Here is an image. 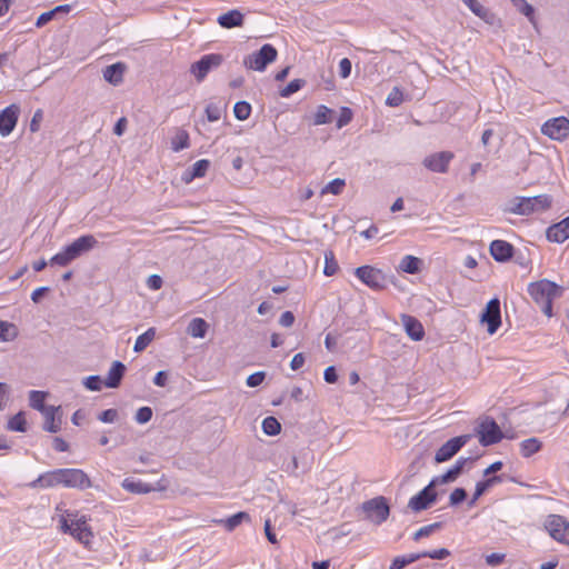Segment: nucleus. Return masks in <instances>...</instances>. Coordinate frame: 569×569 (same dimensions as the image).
Listing matches in <instances>:
<instances>
[{
    "label": "nucleus",
    "instance_id": "1",
    "mask_svg": "<svg viewBox=\"0 0 569 569\" xmlns=\"http://www.w3.org/2000/svg\"><path fill=\"white\" fill-rule=\"evenodd\" d=\"M528 292L533 301L540 306L541 311L550 318L552 316V301L562 296L563 288L548 279H542L531 282L528 286Z\"/></svg>",
    "mask_w": 569,
    "mask_h": 569
},
{
    "label": "nucleus",
    "instance_id": "2",
    "mask_svg": "<svg viewBox=\"0 0 569 569\" xmlns=\"http://www.w3.org/2000/svg\"><path fill=\"white\" fill-rule=\"evenodd\" d=\"M551 204V199L547 194H539L533 197H513L507 200L501 211L503 213L529 216L533 212H539L548 209Z\"/></svg>",
    "mask_w": 569,
    "mask_h": 569
},
{
    "label": "nucleus",
    "instance_id": "3",
    "mask_svg": "<svg viewBox=\"0 0 569 569\" xmlns=\"http://www.w3.org/2000/svg\"><path fill=\"white\" fill-rule=\"evenodd\" d=\"M97 243L98 241L92 234L81 236L80 238L76 239L72 243L67 246L61 252L54 254L50 259V263L60 267H66L71 261L80 257L82 253L94 248Z\"/></svg>",
    "mask_w": 569,
    "mask_h": 569
},
{
    "label": "nucleus",
    "instance_id": "4",
    "mask_svg": "<svg viewBox=\"0 0 569 569\" xmlns=\"http://www.w3.org/2000/svg\"><path fill=\"white\" fill-rule=\"evenodd\" d=\"M277 49L269 43L263 44L260 50L247 56L243 66L256 71H263L266 67L277 59Z\"/></svg>",
    "mask_w": 569,
    "mask_h": 569
},
{
    "label": "nucleus",
    "instance_id": "5",
    "mask_svg": "<svg viewBox=\"0 0 569 569\" xmlns=\"http://www.w3.org/2000/svg\"><path fill=\"white\" fill-rule=\"evenodd\" d=\"M476 435L479 438V442L483 447H488L491 445H496L503 438V433L498 426V423L490 417H485L480 419L477 428Z\"/></svg>",
    "mask_w": 569,
    "mask_h": 569
},
{
    "label": "nucleus",
    "instance_id": "6",
    "mask_svg": "<svg viewBox=\"0 0 569 569\" xmlns=\"http://www.w3.org/2000/svg\"><path fill=\"white\" fill-rule=\"evenodd\" d=\"M361 509L366 513V517L377 525L386 521L390 513V509L385 497H376L365 501Z\"/></svg>",
    "mask_w": 569,
    "mask_h": 569
},
{
    "label": "nucleus",
    "instance_id": "7",
    "mask_svg": "<svg viewBox=\"0 0 569 569\" xmlns=\"http://www.w3.org/2000/svg\"><path fill=\"white\" fill-rule=\"evenodd\" d=\"M60 486L67 488L87 489L91 487L88 475L81 469H59Z\"/></svg>",
    "mask_w": 569,
    "mask_h": 569
},
{
    "label": "nucleus",
    "instance_id": "8",
    "mask_svg": "<svg viewBox=\"0 0 569 569\" xmlns=\"http://www.w3.org/2000/svg\"><path fill=\"white\" fill-rule=\"evenodd\" d=\"M480 321L487 325L489 335H493L501 325L500 301L498 298L491 299L480 316Z\"/></svg>",
    "mask_w": 569,
    "mask_h": 569
},
{
    "label": "nucleus",
    "instance_id": "9",
    "mask_svg": "<svg viewBox=\"0 0 569 569\" xmlns=\"http://www.w3.org/2000/svg\"><path fill=\"white\" fill-rule=\"evenodd\" d=\"M470 435L455 437L445 442L436 452L435 461L441 463L450 460L469 440Z\"/></svg>",
    "mask_w": 569,
    "mask_h": 569
},
{
    "label": "nucleus",
    "instance_id": "10",
    "mask_svg": "<svg viewBox=\"0 0 569 569\" xmlns=\"http://www.w3.org/2000/svg\"><path fill=\"white\" fill-rule=\"evenodd\" d=\"M222 61L223 58L221 54H206L200 60L191 64L190 72L196 77L197 81L200 82L206 78L211 69L219 67Z\"/></svg>",
    "mask_w": 569,
    "mask_h": 569
},
{
    "label": "nucleus",
    "instance_id": "11",
    "mask_svg": "<svg viewBox=\"0 0 569 569\" xmlns=\"http://www.w3.org/2000/svg\"><path fill=\"white\" fill-rule=\"evenodd\" d=\"M541 132L552 140L562 141L569 136V120L565 117L550 119L542 124Z\"/></svg>",
    "mask_w": 569,
    "mask_h": 569
},
{
    "label": "nucleus",
    "instance_id": "12",
    "mask_svg": "<svg viewBox=\"0 0 569 569\" xmlns=\"http://www.w3.org/2000/svg\"><path fill=\"white\" fill-rule=\"evenodd\" d=\"M357 278H359L369 288L378 290L385 287L386 277L383 272L371 266H362L355 271Z\"/></svg>",
    "mask_w": 569,
    "mask_h": 569
},
{
    "label": "nucleus",
    "instance_id": "13",
    "mask_svg": "<svg viewBox=\"0 0 569 569\" xmlns=\"http://www.w3.org/2000/svg\"><path fill=\"white\" fill-rule=\"evenodd\" d=\"M546 528L553 539L569 545V523L562 516H549Z\"/></svg>",
    "mask_w": 569,
    "mask_h": 569
},
{
    "label": "nucleus",
    "instance_id": "14",
    "mask_svg": "<svg viewBox=\"0 0 569 569\" xmlns=\"http://www.w3.org/2000/svg\"><path fill=\"white\" fill-rule=\"evenodd\" d=\"M436 500L437 492L428 485L409 500L408 507L415 512H420L428 509Z\"/></svg>",
    "mask_w": 569,
    "mask_h": 569
},
{
    "label": "nucleus",
    "instance_id": "15",
    "mask_svg": "<svg viewBox=\"0 0 569 569\" xmlns=\"http://www.w3.org/2000/svg\"><path fill=\"white\" fill-rule=\"evenodd\" d=\"M453 153L450 151H441L425 158L423 166L432 172L445 173L448 170Z\"/></svg>",
    "mask_w": 569,
    "mask_h": 569
},
{
    "label": "nucleus",
    "instance_id": "16",
    "mask_svg": "<svg viewBox=\"0 0 569 569\" xmlns=\"http://www.w3.org/2000/svg\"><path fill=\"white\" fill-rule=\"evenodd\" d=\"M20 113L18 104H10L0 111V134L7 137L14 129Z\"/></svg>",
    "mask_w": 569,
    "mask_h": 569
},
{
    "label": "nucleus",
    "instance_id": "17",
    "mask_svg": "<svg viewBox=\"0 0 569 569\" xmlns=\"http://www.w3.org/2000/svg\"><path fill=\"white\" fill-rule=\"evenodd\" d=\"M41 415L44 418L43 430L50 433H57L61 430L62 425V410L60 406H50L44 409Z\"/></svg>",
    "mask_w": 569,
    "mask_h": 569
},
{
    "label": "nucleus",
    "instance_id": "18",
    "mask_svg": "<svg viewBox=\"0 0 569 569\" xmlns=\"http://www.w3.org/2000/svg\"><path fill=\"white\" fill-rule=\"evenodd\" d=\"M70 535L84 546L89 545L92 538V531L88 526L87 518L84 516L72 520V530Z\"/></svg>",
    "mask_w": 569,
    "mask_h": 569
},
{
    "label": "nucleus",
    "instance_id": "19",
    "mask_svg": "<svg viewBox=\"0 0 569 569\" xmlns=\"http://www.w3.org/2000/svg\"><path fill=\"white\" fill-rule=\"evenodd\" d=\"M401 322L410 339L413 341H420L423 339L425 329L417 318L409 315H401Z\"/></svg>",
    "mask_w": 569,
    "mask_h": 569
},
{
    "label": "nucleus",
    "instance_id": "20",
    "mask_svg": "<svg viewBox=\"0 0 569 569\" xmlns=\"http://www.w3.org/2000/svg\"><path fill=\"white\" fill-rule=\"evenodd\" d=\"M547 239L552 242L561 243L569 238V216L563 220L550 226L547 229Z\"/></svg>",
    "mask_w": 569,
    "mask_h": 569
},
{
    "label": "nucleus",
    "instance_id": "21",
    "mask_svg": "<svg viewBox=\"0 0 569 569\" xmlns=\"http://www.w3.org/2000/svg\"><path fill=\"white\" fill-rule=\"evenodd\" d=\"M490 253L496 261L506 262L513 254V247L505 240H493L490 243Z\"/></svg>",
    "mask_w": 569,
    "mask_h": 569
},
{
    "label": "nucleus",
    "instance_id": "22",
    "mask_svg": "<svg viewBox=\"0 0 569 569\" xmlns=\"http://www.w3.org/2000/svg\"><path fill=\"white\" fill-rule=\"evenodd\" d=\"M60 471L59 469L44 472L40 475L37 479L29 483L30 488H53L60 486Z\"/></svg>",
    "mask_w": 569,
    "mask_h": 569
},
{
    "label": "nucleus",
    "instance_id": "23",
    "mask_svg": "<svg viewBox=\"0 0 569 569\" xmlns=\"http://www.w3.org/2000/svg\"><path fill=\"white\" fill-rule=\"evenodd\" d=\"M124 371L126 366L121 361H113L111 368L109 369L104 385L108 388L119 387L123 378Z\"/></svg>",
    "mask_w": 569,
    "mask_h": 569
},
{
    "label": "nucleus",
    "instance_id": "24",
    "mask_svg": "<svg viewBox=\"0 0 569 569\" xmlns=\"http://www.w3.org/2000/svg\"><path fill=\"white\" fill-rule=\"evenodd\" d=\"M218 23L226 29L241 27L244 21L243 14L239 10H230L218 17Z\"/></svg>",
    "mask_w": 569,
    "mask_h": 569
},
{
    "label": "nucleus",
    "instance_id": "25",
    "mask_svg": "<svg viewBox=\"0 0 569 569\" xmlns=\"http://www.w3.org/2000/svg\"><path fill=\"white\" fill-rule=\"evenodd\" d=\"M126 70V66L121 62L113 63L108 66L103 71V78L107 82L118 86L123 80V73Z\"/></svg>",
    "mask_w": 569,
    "mask_h": 569
},
{
    "label": "nucleus",
    "instance_id": "26",
    "mask_svg": "<svg viewBox=\"0 0 569 569\" xmlns=\"http://www.w3.org/2000/svg\"><path fill=\"white\" fill-rule=\"evenodd\" d=\"M122 488L132 493H148L158 489L152 485L132 478L124 479Z\"/></svg>",
    "mask_w": 569,
    "mask_h": 569
},
{
    "label": "nucleus",
    "instance_id": "27",
    "mask_svg": "<svg viewBox=\"0 0 569 569\" xmlns=\"http://www.w3.org/2000/svg\"><path fill=\"white\" fill-rule=\"evenodd\" d=\"M243 521H250L249 513L244 511H239L227 519L216 520L217 523L222 525L228 531L234 530Z\"/></svg>",
    "mask_w": 569,
    "mask_h": 569
},
{
    "label": "nucleus",
    "instance_id": "28",
    "mask_svg": "<svg viewBox=\"0 0 569 569\" xmlns=\"http://www.w3.org/2000/svg\"><path fill=\"white\" fill-rule=\"evenodd\" d=\"M501 480L502 479L500 476H493L486 479L485 481L478 482L469 505L472 506L485 492H487L490 487H492L495 483L501 482Z\"/></svg>",
    "mask_w": 569,
    "mask_h": 569
},
{
    "label": "nucleus",
    "instance_id": "29",
    "mask_svg": "<svg viewBox=\"0 0 569 569\" xmlns=\"http://www.w3.org/2000/svg\"><path fill=\"white\" fill-rule=\"evenodd\" d=\"M208 330V323L202 318H194L190 321L187 332L193 338H203Z\"/></svg>",
    "mask_w": 569,
    "mask_h": 569
},
{
    "label": "nucleus",
    "instance_id": "30",
    "mask_svg": "<svg viewBox=\"0 0 569 569\" xmlns=\"http://www.w3.org/2000/svg\"><path fill=\"white\" fill-rule=\"evenodd\" d=\"M47 396L48 392L46 391L31 390L29 392V406L34 410L43 412L49 407L44 403Z\"/></svg>",
    "mask_w": 569,
    "mask_h": 569
},
{
    "label": "nucleus",
    "instance_id": "31",
    "mask_svg": "<svg viewBox=\"0 0 569 569\" xmlns=\"http://www.w3.org/2000/svg\"><path fill=\"white\" fill-rule=\"evenodd\" d=\"M541 447L542 443L538 438H529L520 443V452L525 458H529L538 452Z\"/></svg>",
    "mask_w": 569,
    "mask_h": 569
},
{
    "label": "nucleus",
    "instance_id": "32",
    "mask_svg": "<svg viewBox=\"0 0 569 569\" xmlns=\"http://www.w3.org/2000/svg\"><path fill=\"white\" fill-rule=\"evenodd\" d=\"M332 116H333V110H331L327 106L321 104L317 108V111L313 116V124L321 126V124L330 123V122H332Z\"/></svg>",
    "mask_w": 569,
    "mask_h": 569
},
{
    "label": "nucleus",
    "instance_id": "33",
    "mask_svg": "<svg viewBox=\"0 0 569 569\" xmlns=\"http://www.w3.org/2000/svg\"><path fill=\"white\" fill-rule=\"evenodd\" d=\"M154 337H156V329L149 328L146 332H143L142 335H140L137 338L133 350L136 352L143 351L152 342Z\"/></svg>",
    "mask_w": 569,
    "mask_h": 569
},
{
    "label": "nucleus",
    "instance_id": "34",
    "mask_svg": "<svg viewBox=\"0 0 569 569\" xmlns=\"http://www.w3.org/2000/svg\"><path fill=\"white\" fill-rule=\"evenodd\" d=\"M420 263L421 261L419 258L408 254L402 258L400 262V269L403 272L415 274L419 271Z\"/></svg>",
    "mask_w": 569,
    "mask_h": 569
},
{
    "label": "nucleus",
    "instance_id": "35",
    "mask_svg": "<svg viewBox=\"0 0 569 569\" xmlns=\"http://www.w3.org/2000/svg\"><path fill=\"white\" fill-rule=\"evenodd\" d=\"M189 147V134L186 130H178L171 140V148L178 152Z\"/></svg>",
    "mask_w": 569,
    "mask_h": 569
},
{
    "label": "nucleus",
    "instance_id": "36",
    "mask_svg": "<svg viewBox=\"0 0 569 569\" xmlns=\"http://www.w3.org/2000/svg\"><path fill=\"white\" fill-rule=\"evenodd\" d=\"M462 2L480 19L488 21L491 13L478 0H462Z\"/></svg>",
    "mask_w": 569,
    "mask_h": 569
},
{
    "label": "nucleus",
    "instance_id": "37",
    "mask_svg": "<svg viewBox=\"0 0 569 569\" xmlns=\"http://www.w3.org/2000/svg\"><path fill=\"white\" fill-rule=\"evenodd\" d=\"M512 6L523 16H526L531 23H535V9L526 0H510Z\"/></svg>",
    "mask_w": 569,
    "mask_h": 569
},
{
    "label": "nucleus",
    "instance_id": "38",
    "mask_svg": "<svg viewBox=\"0 0 569 569\" xmlns=\"http://www.w3.org/2000/svg\"><path fill=\"white\" fill-rule=\"evenodd\" d=\"M262 430L268 436H277L281 430V425L274 417L270 416L263 419Z\"/></svg>",
    "mask_w": 569,
    "mask_h": 569
},
{
    "label": "nucleus",
    "instance_id": "39",
    "mask_svg": "<svg viewBox=\"0 0 569 569\" xmlns=\"http://www.w3.org/2000/svg\"><path fill=\"white\" fill-rule=\"evenodd\" d=\"M26 425H27L26 417H24V413L21 411V412H18L17 415H14L8 421V429L11 431L24 432Z\"/></svg>",
    "mask_w": 569,
    "mask_h": 569
},
{
    "label": "nucleus",
    "instance_id": "40",
    "mask_svg": "<svg viewBox=\"0 0 569 569\" xmlns=\"http://www.w3.org/2000/svg\"><path fill=\"white\" fill-rule=\"evenodd\" d=\"M251 106L247 101H238L233 107L234 117L238 120H247L250 117Z\"/></svg>",
    "mask_w": 569,
    "mask_h": 569
},
{
    "label": "nucleus",
    "instance_id": "41",
    "mask_svg": "<svg viewBox=\"0 0 569 569\" xmlns=\"http://www.w3.org/2000/svg\"><path fill=\"white\" fill-rule=\"evenodd\" d=\"M338 268H339V266L335 259L333 252L332 251L325 252L323 273L328 277L333 276L337 272Z\"/></svg>",
    "mask_w": 569,
    "mask_h": 569
},
{
    "label": "nucleus",
    "instance_id": "42",
    "mask_svg": "<svg viewBox=\"0 0 569 569\" xmlns=\"http://www.w3.org/2000/svg\"><path fill=\"white\" fill-rule=\"evenodd\" d=\"M345 186L346 182L343 179L336 178L322 188L321 193H332L337 196L342 192Z\"/></svg>",
    "mask_w": 569,
    "mask_h": 569
},
{
    "label": "nucleus",
    "instance_id": "43",
    "mask_svg": "<svg viewBox=\"0 0 569 569\" xmlns=\"http://www.w3.org/2000/svg\"><path fill=\"white\" fill-rule=\"evenodd\" d=\"M16 335V328L12 323L0 320V341H11Z\"/></svg>",
    "mask_w": 569,
    "mask_h": 569
},
{
    "label": "nucleus",
    "instance_id": "44",
    "mask_svg": "<svg viewBox=\"0 0 569 569\" xmlns=\"http://www.w3.org/2000/svg\"><path fill=\"white\" fill-rule=\"evenodd\" d=\"M305 84L306 81L303 79H293L283 89H281L280 96L287 98L299 91Z\"/></svg>",
    "mask_w": 569,
    "mask_h": 569
},
{
    "label": "nucleus",
    "instance_id": "45",
    "mask_svg": "<svg viewBox=\"0 0 569 569\" xmlns=\"http://www.w3.org/2000/svg\"><path fill=\"white\" fill-rule=\"evenodd\" d=\"M468 458H459L456 463L446 472L451 482L461 475Z\"/></svg>",
    "mask_w": 569,
    "mask_h": 569
},
{
    "label": "nucleus",
    "instance_id": "46",
    "mask_svg": "<svg viewBox=\"0 0 569 569\" xmlns=\"http://www.w3.org/2000/svg\"><path fill=\"white\" fill-rule=\"evenodd\" d=\"M209 166H210V162L208 160H206V159L198 160L192 166L191 177L192 178L203 177L206 174Z\"/></svg>",
    "mask_w": 569,
    "mask_h": 569
},
{
    "label": "nucleus",
    "instance_id": "47",
    "mask_svg": "<svg viewBox=\"0 0 569 569\" xmlns=\"http://www.w3.org/2000/svg\"><path fill=\"white\" fill-rule=\"evenodd\" d=\"M403 96L401 90L398 87H395L391 92L388 94L386 103L390 107H398L402 103Z\"/></svg>",
    "mask_w": 569,
    "mask_h": 569
},
{
    "label": "nucleus",
    "instance_id": "48",
    "mask_svg": "<svg viewBox=\"0 0 569 569\" xmlns=\"http://www.w3.org/2000/svg\"><path fill=\"white\" fill-rule=\"evenodd\" d=\"M152 409L150 407H141L137 410L134 419L138 423L143 425L151 420Z\"/></svg>",
    "mask_w": 569,
    "mask_h": 569
},
{
    "label": "nucleus",
    "instance_id": "49",
    "mask_svg": "<svg viewBox=\"0 0 569 569\" xmlns=\"http://www.w3.org/2000/svg\"><path fill=\"white\" fill-rule=\"evenodd\" d=\"M102 383L100 376H89L83 381L84 387L91 391H100Z\"/></svg>",
    "mask_w": 569,
    "mask_h": 569
},
{
    "label": "nucleus",
    "instance_id": "50",
    "mask_svg": "<svg viewBox=\"0 0 569 569\" xmlns=\"http://www.w3.org/2000/svg\"><path fill=\"white\" fill-rule=\"evenodd\" d=\"M441 527L440 522H435L428 526H425L420 528L418 531L415 532L413 539L419 540L422 537L430 536L435 530L439 529Z\"/></svg>",
    "mask_w": 569,
    "mask_h": 569
},
{
    "label": "nucleus",
    "instance_id": "51",
    "mask_svg": "<svg viewBox=\"0 0 569 569\" xmlns=\"http://www.w3.org/2000/svg\"><path fill=\"white\" fill-rule=\"evenodd\" d=\"M206 114L210 122L218 121L221 118V108L216 103H209L206 107Z\"/></svg>",
    "mask_w": 569,
    "mask_h": 569
},
{
    "label": "nucleus",
    "instance_id": "52",
    "mask_svg": "<svg viewBox=\"0 0 569 569\" xmlns=\"http://www.w3.org/2000/svg\"><path fill=\"white\" fill-rule=\"evenodd\" d=\"M352 120V111L348 107H342L340 110V116L337 120V128L341 129L347 126Z\"/></svg>",
    "mask_w": 569,
    "mask_h": 569
},
{
    "label": "nucleus",
    "instance_id": "53",
    "mask_svg": "<svg viewBox=\"0 0 569 569\" xmlns=\"http://www.w3.org/2000/svg\"><path fill=\"white\" fill-rule=\"evenodd\" d=\"M467 498V491L463 488H456L450 495V505L457 506Z\"/></svg>",
    "mask_w": 569,
    "mask_h": 569
},
{
    "label": "nucleus",
    "instance_id": "54",
    "mask_svg": "<svg viewBox=\"0 0 569 569\" xmlns=\"http://www.w3.org/2000/svg\"><path fill=\"white\" fill-rule=\"evenodd\" d=\"M264 378H266V372L257 371V372L250 375L247 378L246 382H247L248 387L254 388V387L260 386L263 382Z\"/></svg>",
    "mask_w": 569,
    "mask_h": 569
},
{
    "label": "nucleus",
    "instance_id": "55",
    "mask_svg": "<svg viewBox=\"0 0 569 569\" xmlns=\"http://www.w3.org/2000/svg\"><path fill=\"white\" fill-rule=\"evenodd\" d=\"M422 556L430 559L441 560L450 556V551L446 548L436 549L432 551H425Z\"/></svg>",
    "mask_w": 569,
    "mask_h": 569
},
{
    "label": "nucleus",
    "instance_id": "56",
    "mask_svg": "<svg viewBox=\"0 0 569 569\" xmlns=\"http://www.w3.org/2000/svg\"><path fill=\"white\" fill-rule=\"evenodd\" d=\"M98 419L104 423H112L118 419V411L116 409H107L98 416Z\"/></svg>",
    "mask_w": 569,
    "mask_h": 569
},
{
    "label": "nucleus",
    "instance_id": "57",
    "mask_svg": "<svg viewBox=\"0 0 569 569\" xmlns=\"http://www.w3.org/2000/svg\"><path fill=\"white\" fill-rule=\"evenodd\" d=\"M43 120V111L41 109H37L32 116L31 122H30V131L37 132L40 129V123Z\"/></svg>",
    "mask_w": 569,
    "mask_h": 569
},
{
    "label": "nucleus",
    "instance_id": "58",
    "mask_svg": "<svg viewBox=\"0 0 569 569\" xmlns=\"http://www.w3.org/2000/svg\"><path fill=\"white\" fill-rule=\"evenodd\" d=\"M351 73V61L348 58H343L339 62V74L341 78H348Z\"/></svg>",
    "mask_w": 569,
    "mask_h": 569
},
{
    "label": "nucleus",
    "instance_id": "59",
    "mask_svg": "<svg viewBox=\"0 0 569 569\" xmlns=\"http://www.w3.org/2000/svg\"><path fill=\"white\" fill-rule=\"evenodd\" d=\"M506 558L505 553H490L486 556V562L488 566L496 567L503 562Z\"/></svg>",
    "mask_w": 569,
    "mask_h": 569
},
{
    "label": "nucleus",
    "instance_id": "60",
    "mask_svg": "<svg viewBox=\"0 0 569 569\" xmlns=\"http://www.w3.org/2000/svg\"><path fill=\"white\" fill-rule=\"evenodd\" d=\"M54 16L56 14L53 10L41 13L37 19L36 26L38 28L46 26L49 21H51L54 18Z\"/></svg>",
    "mask_w": 569,
    "mask_h": 569
},
{
    "label": "nucleus",
    "instance_id": "61",
    "mask_svg": "<svg viewBox=\"0 0 569 569\" xmlns=\"http://www.w3.org/2000/svg\"><path fill=\"white\" fill-rule=\"evenodd\" d=\"M323 379L328 383L337 382L338 375H337L336 368L333 366H329L328 368H326V370L323 372Z\"/></svg>",
    "mask_w": 569,
    "mask_h": 569
},
{
    "label": "nucleus",
    "instance_id": "62",
    "mask_svg": "<svg viewBox=\"0 0 569 569\" xmlns=\"http://www.w3.org/2000/svg\"><path fill=\"white\" fill-rule=\"evenodd\" d=\"M293 322H295V316L291 311H284L279 319V323L286 328L291 327L293 325Z\"/></svg>",
    "mask_w": 569,
    "mask_h": 569
},
{
    "label": "nucleus",
    "instance_id": "63",
    "mask_svg": "<svg viewBox=\"0 0 569 569\" xmlns=\"http://www.w3.org/2000/svg\"><path fill=\"white\" fill-rule=\"evenodd\" d=\"M162 279L158 274H152L148 278L147 284L150 289L158 290L162 287Z\"/></svg>",
    "mask_w": 569,
    "mask_h": 569
},
{
    "label": "nucleus",
    "instance_id": "64",
    "mask_svg": "<svg viewBox=\"0 0 569 569\" xmlns=\"http://www.w3.org/2000/svg\"><path fill=\"white\" fill-rule=\"evenodd\" d=\"M305 363V356L303 353L299 352L297 355L293 356L291 362H290V368L292 370H299Z\"/></svg>",
    "mask_w": 569,
    "mask_h": 569
}]
</instances>
